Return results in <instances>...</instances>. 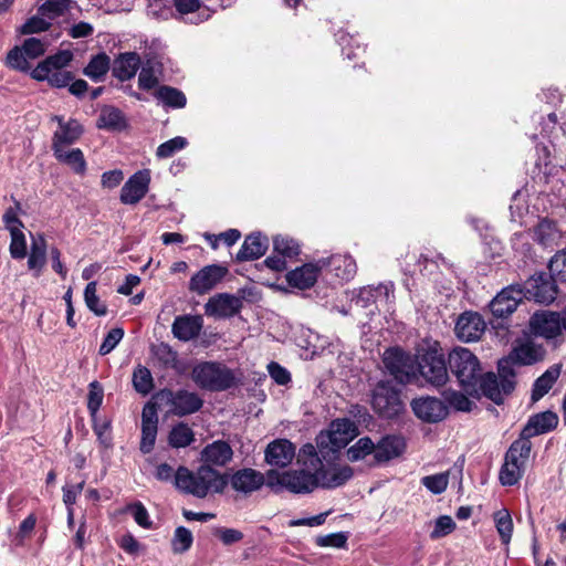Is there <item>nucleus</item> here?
Wrapping results in <instances>:
<instances>
[{
  "label": "nucleus",
  "instance_id": "f257e3e1",
  "mask_svg": "<svg viewBox=\"0 0 566 566\" xmlns=\"http://www.w3.org/2000/svg\"><path fill=\"white\" fill-rule=\"evenodd\" d=\"M227 484V476L209 465H200L195 472L180 465L175 474L176 489L198 499H205L209 493H221Z\"/></svg>",
  "mask_w": 566,
  "mask_h": 566
},
{
  "label": "nucleus",
  "instance_id": "f03ea898",
  "mask_svg": "<svg viewBox=\"0 0 566 566\" xmlns=\"http://www.w3.org/2000/svg\"><path fill=\"white\" fill-rule=\"evenodd\" d=\"M192 381L201 389L226 391L238 385L237 374L219 361H200L191 370Z\"/></svg>",
  "mask_w": 566,
  "mask_h": 566
},
{
  "label": "nucleus",
  "instance_id": "7ed1b4c3",
  "mask_svg": "<svg viewBox=\"0 0 566 566\" xmlns=\"http://www.w3.org/2000/svg\"><path fill=\"white\" fill-rule=\"evenodd\" d=\"M266 485L275 492L286 489L295 494L311 493L316 488H319L317 471L312 472L305 469L285 472L269 470L266 472Z\"/></svg>",
  "mask_w": 566,
  "mask_h": 566
},
{
  "label": "nucleus",
  "instance_id": "20e7f679",
  "mask_svg": "<svg viewBox=\"0 0 566 566\" xmlns=\"http://www.w3.org/2000/svg\"><path fill=\"white\" fill-rule=\"evenodd\" d=\"M449 368L457 377L460 386L468 395L476 392L479 376L481 374L480 361L468 348H455L449 354Z\"/></svg>",
  "mask_w": 566,
  "mask_h": 566
},
{
  "label": "nucleus",
  "instance_id": "39448f33",
  "mask_svg": "<svg viewBox=\"0 0 566 566\" xmlns=\"http://www.w3.org/2000/svg\"><path fill=\"white\" fill-rule=\"evenodd\" d=\"M532 450V442L515 440L509 448L501 467L499 480L504 486H512L522 479Z\"/></svg>",
  "mask_w": 566,
  "mask_h": 566
},
{
  "label": "nucleus",
  "instance_id": "423d86ee",
  "mask_svg": "<svg viewBox=\"0 0 566 566\" xmlns=\"http://www.w3.org/2000/svg\"><path fill=\"white\" fill-rule=\"evenodd\" d=\"M417 375L433 386H442L448 380V368L438 344L417 349Z\"/></svg>",
  "mask_w": 566,
  "mask_h": 566
},
{
  "label": "nucleus",
  "instance_id": "0eeeda50",
  "mask_svg": "<svg viewBox=\"0 0 566 566\" xmlns=\"http://www.w3.org/2000/svg\"><path fill=\"white\" fill-rule=\"evenodd\" d=\"M400 394V389L392 381H378L371 391L373 410L381 418L392 419L398 417L405 410Z\"/></svg>",
  "mask_w": 566,
  "mask_h": 566
},
{
  "label": "nucleus",
  "instance_id": "6e6552de",
  "mask_svg": "<svg viewBox=\"0 0 566 566\" xmlns=\"http://www.w3.org/2000/svg\"><path fill=\"white\" fill-rule=\"evenodd\" d=\"M357 436V426L347 418L335 419L331 422L326 432H321L316 438L317 448L321 453L325 449L337 452L346 447Z\"/></svg>",
  "mask_w": 566,
  "mask_h": 566
},
{
  "label": "nucleus",
  "instance_id": "1a4fd4ad",
  "mask_svg": "<svg viewBox=\"0 0 566 566\" xmlns=\"http://www.w3.org/2000/svg\"><path fill=\"white\" fill-rule=\"evenodd\" d=\"M530 327L534 335L557 340L566 333V307L559 312L541 311L532 315Z\"/></svg>",
  "mask_w": 566,
  "mask_h": 566
},
{
  "label": "nucleus",
  "instance_id": "9d476101",
  "mask_svg": "<svg viewBox=\"0 0 566 566\" xmlns=\"http://www.w3.org/2000/svg\"><path fill=\"white\" fill-rule=\"evenodd\" d=\"M499 375L500 379L494 373H488L483 376L480 374L478 391L472 396L483 395L496 405H500L503 401V397L513 391L515 374L514 370L506 369V373L499 370Z\"/></svg>",
  "mask_w": 566,
  "mask_h": 566
},
{
  "label": "nucleus",
  "instance_id": "9b49d317",
  "mask_svg": "<svg viewBox=\"0 0 566 566\" xmlns=\"http://www.w3.org/2000/svg\"><path fill=\"white\" fill-rule=\"evenodd\" d=\"M382 361L389 374L401 384H408L417 377V355L394 347L385 350Z\"/></svg>",
  "mask_w": 566,
  "mask_h": 566
},
{
  "label": "nucleus",
  "instance_id": "f8f14e48",
  "mask_svg": "<svg viewBox=\"0 0 566 566\" xmlns=\"http://www.w3.org/2000/svg\"><path fill=\"white\" fill-rule=\"evenodd\" d=\"M48 41L36 38H28L21 46L15 45L7 54V65L20 72L30 71L29 60H35L44 55Z\"/></svg>",
  "mask_w": 566,
  "mask_h": 566
},
{
  "label": "nucleus",
  "instance_id": "ddd939ff",
  "mask_svg": "<svg viewBox=\"0 0 566 566\" xmlns=\"http://www.w3.org/2000/svg\"><path fill=\"white\" fill-rule=\"evenodd\" d=\"M546 350L542 344L527 340L516 345L506 358L499 361V370H513V365L528 366L544 359Z\"/></svg>",
  "mask_w": 566,
  "mask_h": 566
},
{
  "label": "nucleus",
  "instance_id": "4468645a",
  "mask_svg": "<svg viewBox=\"0 0 566 566\" xmlns=\"http://www.w3.org/2000/svg\"><path fill=\"white\" fill-rule=\"evenodd\" d=\"M526 296L521 285H509L502 289L490 302L489 307L493 316L503 318L510 316Z\"/></svg>",
  "mask_w": 566,
  "mask_h": 566
},
{
  "label": "nucleus",
  "instance_id": "2eb2a0df",
  "mask_svg": "<svg viewBox=\"0 0 566 566\" xmlns=\"http://www.w3.org/2000/svg\"><path fill=\"white\" fill-rule=\"evenodd\" d=\"M415 416L423 422L437 423L442 421L449 412L447 403L431 396H421L410 402Z\"/></svg>",
  "mask_w": 566,
  "mask_h": 566
},
{
  "label": "nucleus",
  "instance_id": "dca6fc26",
  "mask_svg": "<svg viewBox=\"0 0 566 566\" xmlns=\"http://www.w3.org/2000/svg\"><path fill=\"white\" fill-rule=\"evenodd\" d=\"M150 181L149 169H140L133 174L120 189V202L129 206L137 205L149 191Z\"/></svg>",
  "mask_w": 566,
  "mask_h": 566
},
{
  "label": "nucleus",
  "instance_id": "f3484780",
  "mask_svg": "<svg viewBox=\"0 0 566 566\" xmlns=\"http://www.w3.org/2000/svg\"><path fill=\"white\" fill-rule=\"evenodd\" d=\"M161 397L170 406V411L179 417L197 412L203 405L198 394L185 389L177 391L164 390Z\"/></svg>",
  "mask_w": 566,
  "mask_h": 566
},
{
  "label": "nucleus",
  "instance_id": "a211bd4d",
  "mask_svg": "<svg viewBox=\"0 0 566 566\" xmlns=\"http://www.w3.org/2000/svg\"><path fill=\"white\" fill-rule=\"evenodd\" d=\"M394 290V283L390 281L378 285H368L359 290L353 302L355 306L361 308H369L378 303L390 304L395 298Z\"/></svg>",
  "mask_w": 566,
  "mask_h": 566
},
{
  "label": "nucleus",
  "instance_id": "6ab92c4d",
  "mask_svg": "<svg viewBox=\"0 0 566 566\" xmlns=\"http://www.w3.org/2000/svg\"><path fill=\"white\" fill-rule=\"evenodd\" d=\"M227 273V268L222 265H206L191 276L189 290L198 295H203L221 282Z\"/></svg>",
  "mask_w": 566,
  "mask_h": 566
},
{
  "label": "nucleus",
  "instance_id": "aec40b11",
  "mask_svg": "<svg viewBox=\"0 0 566 566\" xmlns=\"http://www.w3.org/2000/svg\"><path fill=\"white\" fill-rule=\"evenodd\" d=\"M485 327V322L479 313L464 312L458 317L454 332L459 339L470 343L480 339Z\"/></svg>",
  "mask_w": 566,
  "mask_h": 566
},
{
  "label": "nucleus",
  "instance_id": "412c9836",
  "mask_svg": "<svg viewBox=\"0 0 566 566\" xmlns=\"http://www.w3.org/2000/svg\"><path fill=\"white\" fill-rule=\"evenodd\" d=\"M533 240L544 249H553L560 244L563 230L556 220L541 218L532 229Z\"/></svg>",
  "mask_w": 566,
  "mask_h": 566
},
{
  "label": "nucleus",
  "instance_id": "4be33fe9",
  "mask_svg": "<svg viewBox=\"0 0 566 566\" xmlns=\"http://www.w3.org/2000/svg\"><path fill=\"white\" fill-rule=\"evenodd\" d=\"M551 275L538 273L533 275L526 283V293L538 303L549 304L557 296V286Z\"/></svg>",
  "mask_w": 566,
  "mask_h": 566
},
{
  "label": "nucleus",
  "instance_id": "5701e85b",
  "mask_svg": "<svg viewBox=\"0 0 566 566\" xmlns=\"http://www.w3.org/2000/svg\"><path fill=\"white\" fill-rule=\"evenodd\" d=\"M242 307L240 297L228 293H220L209 298L205 305V313L208 316L226 318L239 313Z\"/></svg>",
  "mask_w": 566,
  "mask_h": 566
},
{
  "label": "nucleus",
  "instance_id": "b1692460",
  "mask_svg": "<svg viewBox=\"0 0 566 566\" xmlns=\"http://www.w3.org/2000/svg\"><path fill=\"white\" fill-rule=\"evenodd\" d=\"M558 424V416L553 411H544L532 416L523 428L517 440L531 442V438L554 430Z\"/></svg>",
  "mask_w": 566,
  "mask_h": 566
},
{
  "label": "nucleus",
  "instance_id": "393cba45",
  "mask_svg": "<svg viewBox=\"0 0 566 566\" xmlns=\"http://www.w3.org/2000/svg\"><path fill=\"white\" fill-rule=\"evenodd\" d=\"M158 431V415L154 405L147 403L142 413V439L139 450L144 454L153 451Z\"/></svg>",
  "mask_w": 566,
  "mask_h": 566
},
{
  "label": "nucleus",
  "instance_id": "a878e982",
  "mask_svg": "<svg viewBox=\"0 0 566 566\" xmlns=\"http://www.w3.org/2000/svg\"><path fill=\"white\" fill-rule=\"evenodd\" d=\"M295 455V446L287 439L273 440L264 451L266 463L277 468L291 464Z\"/></svg>",
  "mask_w": 566,
  "mask_h": 566
},
{
  "label": "nucleus",
  "instance_id": "bb28decb",
  "mask_svg": "<svg viewBox=\"0 0 566 566\" xmlns=\"http://www.w3.org/2000/svg\"><path fill=\"white\" fill-rule=\"evenodd\" d=\"M228 483L235 492L250 494L266 483V475L254 469L244 468L234 472Z\"/></svg>",
  "mask_w": 566,
  "mask_h": 566
},
{
  "label": "nucleus",
  "instance_id": "cd10ccee",
  "mask_svg": "<svg viewBox=\"0 0 566 566\" xmlns=\"http://www.w3.org/2000/svg\"><path fill=\"white\" fill-rule=\"evenodd\" d=\"M322 271H328L342 281H349L356 274V262L348 254H335L319 260Z\"/></svg>",
  "mask_w": 566,
  "mask_h": 566
},
{
  "label": "nucleus",
  "instance_id": "c85d7f7f",
  "mask_svg": "<svg viewBox=\"0 0 566 566\" xmlns=\"http://www.w3.org/2000/svg\"><path fill=\"white\" fill-rule=\"evenodd\" d=\"M202 327L203 318L201 315L185 314L174 319L171 333L177 339L189 342L199 336Z\"/></svg>",
  "mask_w": 566,
  "mask_h": 566
},
{
  "label": "nucleus",
  "instance_id": "c756f323",
  "mask_svg": "<svg viewBox=\"0 0 566 566\" xmlns=\"http://www.w3.org/2000/svg\"><path fill=\"white\" fill-rule=\"evenodd\" d=\"M322 272L319 260L303 264L286 274V282L290 286L298 290H306L312 287Z\"/></svg>",
  "mask_w": 566,
  "mask_h": 566
},
{
  "label": "nucleus",
  "instance_id": "7c9ffc66",
  "mask_svg": "<svg viewBox=\"0 0 566 566\" xmlns=\"http://www.w3.org/2000/svg\"><path fill=\"white\" fill-rule=\"evenodd\" d=\"M406 443L401 437L386 436L375 443L374 463H386L398 458L405 451Z\"/></svg>",
  "mask_w": 566,
  "mask_h": 566
},
{
  "label": "nucleus",
  "instance_id": "2f4dec72",
  "mask_svg": "<svg viewBox=\"0 0 566 566\" xmlns=\"http://www.w3.org/2000/svg\"><path fill=\"white\" fill-rule=\"evenodd\" d=\"M84 133L82 124L75 118H69L67 123L53 133L52 150L70 147L75 144Z\"/></svg>",
  "mask_w": 566,
  "mask_h": 566
},
{
  "label": "nucleus",
  "instance_id": "473e14b6",
  "mask_svg": "<svg viewBox=\"0 0 566 566\" xmlns=\"http://www.w3.org/2000/svg\"><path fill=\"white\" fill-rule=\"evenodd\" d=\"M142 66V60L136 52L120 53L113 62V76L119 81L133 78Z\"/></svg>",
  "mask_w": 566,
  "mask_h": 566
},
{
  "label": "nucleus",
  "instance_id": "72a5a7b5",
  "mask_svg": "<svg viewBox=\"0 0 566 566\" xmlns=\"http://www.w3.org/2000/svg\"><path fill=\"white\" fill-rule=\"evenodd\" d=\"M317 471L318 486L323 489H335L345 484L353 478L354 471L349 465H338L331 469L322 467Z\"/></svg>",
  "mask_w": 566,
  "mask_h": 566
},
{
  "label": "nucleus",
  "instance_id": "f704fd0d",
  "mask_svg": "<svg viewBox=\"0 0 566 566\" xmlns=\"http://www.w3.org/2000/svg\"><path fill=\"white\" fill-rule=\"evenodd\" d=\"M233 455L232 448L226 441L218 440L206 446L201 451L203 465L223 467L231 461Z\"/></svg>",
  "mask_w": 566,
  "mask_h": 566
},
{
  "label": "nucleus",
  "instance_id": "c9c22d12",
  "mask_svg": "<svg viewBox=\"0 0 566 566\" xmlns=\"http://www.w3.org/2000/svg\"><path fill=\"white\" fill-rule=\"evenodd\" d=\"M269 240L260 232L251 233L235 255L237 261H251L263 256L268 250Z\"/></svg>",
  "mask_w": 566,
  "mask_h": 566
},
{
  "label": "nucleus",
  "instance_id": "e433bc0d",
  "mask_svg": "<svg viewBox=\"0 0 566 566\" xmlns=\"http://www.w3.org/2000/svg\"><path fill=\"white\" fill-rule=\"evenodd\" d=\"M31 250L28 258V268L40 276L46 262V240L43 234L31 235Z\"/></svg>",
  "mask_w": 566,
  "mask_h": 566
},
{
  "label": "nucleus",
  "instance_id": "4c0bfd02",
  "mask_svg": "<svg viewBox=\"0 0 566 566\" xmlns=\"http://www.w3.org/2000/svg\"><path fill=\"white\" fill-rule=\"evenodd\" d=\"M52 151L59 163L69 166L77 175L82 176L85 174L86 160L80 148L65 147L53 149Z\"/></svg>",
  "mask_w": 566,
  "mask_h": 566
},
{
  "label": "nucleus",
  "instance_id": "58836bf2",
  "mask_svg": "<svg viewBox=\"0 0 566 566\" xmlns=\"http://www.w3.org/2000/svg\"><path fill=\"white\" fill-rule=\"evenodd\" d=\"M559 367L553 366L548 368L541 377H538L532 390V400L537 401L543 398L553 387L559 376Z\"/></svg>",
  "mask_w": 566,
  "mask_h": 566
},
{
  "label": "nucleus",
  "instance_id": "ea45409f",
  "mask_svg": "<svg viewBox=\"0 0 566 566\" xmlns=\"http://www.w3.org/2000/svg\"><path fill=\"white\" fill-rule=\"evenodd\" d=\"M155 97L167 107L182 108L187 103L185 94L171 86H160L155 92Z\"/></svg>",
  "mask_w": 566,
  "mask_h": 566
},
{
  "label": "nucleus",
  "instance_id": "a19ab883",
  "mask_svg": "<svg viewBox=\"0 0 566 566\" xmlns=\"http://www.w3.org/2000/svg\"><path fill=\"white\" fill-rule=\"evenodd\" d=\"M109 66V57L105 53H101L92 57L87 66L84 69V74L92 81L99 82L107 74Z\"/></svg>",
  "mask_w": 566,
  "mask_h": 566
},
{
  "label": "nucleus",
  "instance_id": "79ce46f5",
  "mask_svg": "<svg viewBox=\"0 0 566 566\" xmlns=\"http://www.w3.org/2000/svg\"><path fill=\"white\" fill-rule=\"evenodd\" d=\"M495 528L503 545L507 546L513 534V520L507 510L503 509L493 514Z\"/></svg>",
  "mask_w": 566,
  "mask_h": 566
},
{
  "label": "nucleus",
  "instance_id": "37998d69",
  "mask_svg": "<svg viewBox=\"0 0 566 566\" xmlns=\"http://www.w3.org/2000/svg\"><path fill=\"white\" fill-rule=\"evenodd\" d=\"M97 126L106 129H120L125 126V118L123 113L113 106L104 107L101 111Z\"/></svg>",
  "mask_w": 566,
  "mask_h": 566
},
{
  "label": "nucleus",
  "instance_id": "c03bdc74",
  "mask_svg": "<svg viewBox=\"0 0 566 566\" xmlns=\"http://www.w3.org/2000/svg\"><path fill=\"white\" fill-rule=\"evenodd\" d=\"M297 463L307 471L316 472L323 467L322 459L318 457L316 448L311 444H304L297 453Z\"/></svg>",
  "mask_w": 566,
  "mask_h": 566
},
{
  "label": "nucleus",
  "instance_id": "a18cd8bd",
  "mask_svg": "<svg viewBox=\"0 0 566 566\" xmlns=\"http://www.w3.org/2000/svg\"><path fill=\"white\" fill-rule=\"evenodd\" d=\"M193 439L195 434L192 429L184 422L176 424L169 433V443L174 448L188 447Z\"/></svg>",
  "mask_w": 566,
  "mask_h": 566
},
{
  "label": "nucleus",
  "instance_id": "49530a36",
  "mask_svg": "<svg viewBox=\"0 0 566 566\" xmlns=\"http://www.w3.org/2000/svg\"><path fill=\"white\" fill-rule=\"evenodd\" d=\"M274 252L282 258L294 259L300 254L298 243L289 237L276 235L273 240Z\"/></svg>",
  "mask_w": 566,
  "mask_h": 566
},
{
  "label": "nucleus",
  "instance_id": "de8ad7c7",
  "mask_svg": "<svg viewBox=\"0 0 566 566\" xmlns=\"http://www.w3.org/2000/svg\"><path fill=\"white\" fill-rule=\"evenodd\" d=\"M369 454H375V443L369 437H363L347 450V458L352 462L365 459Z\"/></svg>",
  "mask_w": 566,
  "mask_h": 566
},
{
  "label": "nucleus",
  "instance_id": "09e8293b",
  "mask_svg": "<svg viewBox=\"0 0 566 566\" xmlns=\"http://www.w3.org/2000/svg\"><path fill=\"white\" fill-rule=\"evenodd\" d=\"M96 282H90L84 290V301L86 306L97 316H105L107 314V306L99 301L96 294Z\"/></svg>",
  "mask_w": 566,
  "mask_h": 566
},
{
  "label": "nucleus",
  "instance_id": "8fccbe9b",
  "mask_svg": "<svg viewBox=\"0 0 566 566\" xmlns=\"http://www.w3.org/2000/svg\"><path fill=\"white\" fill-rule=\"evenodd\" d=\"M133 385L137 392L147 395L154 388L153 376L147 367L138 366L133 373Z\"/></svg>",
  "mask_w": 566,
  "mask_h": 566
},
{
  "label": "nucleus",
  "instance_id": "3c124183",
  "mask_svg": "<svg viewBox=\"0 0 566 566\" xmlns=\"http://www.w3.org/2000/svg\"><path fill=\"white\" fill-rule=\"evenodd\" d=\"M548 270L554 281L566 283V248L554 254L548 263Z\"/></svg>",
  "mask_w": 566,
  "mask_h": 566
},
{
  "label": "nucleus",
  "instance_id": "603ef678",
  "mask_svg": "<svg viewBox=\"0 0 566 566\" xmlns=\"http://www.w3.org/2000/svg\"><path fill=\"white\" fill-rule=\"evenodd\" d=\"M192 542V533L184 526H178L171 539V549L175 554H182L191 547Z\"/></svg>",
  "mask_w": 566,
  "mask_h": 566
},
{
  "label": "nucleus",
  "instance_id": "864d4df0",
  "mask_svg": "<svg viewBox=\"0 0 566 566\" xmlns=\"http://www.w3.org/2000/svg\"><path fill=\"white\" fill-rule=\"evenodd\" d=\"M159 84V71L147 63L140 66V72L138 75V86L140 90L149 91L157 87Z\"/></svg>",
  "mask_w": 566,
  "mask_h": 566
},
{
  "label": "nucleus",
  "instance_id": "5fc2aeb1",
  "mask_svg": "<svg viewBox=\"0 0 566 566\" xmlns=\"http://www.w3.org/2000/svg\"><path fill=\"white\" fill-rule=\"evenodd\" d=\"M188 146L187 138L182 136L174 137L157 147L156 156L161 159L171 157L177 151L185 149Z\"/></svg>",
  "mask_w": 566,
  "mask_h": 566
},
{
  "label": "nucleus",
  "instance_id": "6e6d98bb",
  "mask_svg": "<svg viewBox=\"0 0 566 566\" xmlns=\"http://www.w3.org/2000/svg\"><path fill=\"white\" fill-rule=\"evenodd\" d=\"M10 254L13 259L21 260L27 256V241L22 229H11L10 231Z\"/></svg>",
  "mask_w": 566,
  "mask_h": 566
},
{
  "label": "nucleus",
  "instance_id": "4d7b16f0",
  "mask_svg": "<svg viewBox=\"0 0 566 566\" xmlns=\"http://www.w3.org/2000/svg\"><path fill=\"white\" fill-rule=\"evenodd\" d=\"M71 0H46L39 7V13L43 17L54 19L69 10Z\"/></svg>",
  "mask_w": 566,
  "mask_h": 566
},
{
  "label": "nucleus",
  "instance_id": "13d9d810",
  "mask_svg": "<svg viewBox=\"0 0 566 566\" xmlns=\"http://www.w3.org/2000/svg\"><path fill=\"white\" fill-rule=\"evenodd\" d=\"M421 483L433 494L443 493L449 483L448 472L438 473L433 475H427L421 479Z\"/></svg>",
  "mask_w": 566,
  "mask_h": 566
},
{
  "label": "nucleus",
  "instance_id": "bf43d9fd",
  "mask_svg": "<svg viewBox=\"0 0 566 566\" xmlns=\"http://www.w3.org/2000/svg\"><path fill=\"white\" fill-rule=\"evenodd\" d=\"M51 23L42 17L33 15L29 18L19 29L18 32L23 35L45 32L50 29Z\"/></svg>",
  "mask_w": 566,
  "mask_h": 566
},
{
  "label": "nucleus",
  "instance_id": "052dcab7",
  "mask_svg": "<svg viewBox=\"0 0 566 566\" xmlns=\"http://www.w3.org/2000/svg\"><path fill=\"white\" fill-rule=\"evenodd\" d=\"M444 402H448L451 407L459 411H470L472 407L471 400L462 392L455 390L443 391Z\"/></svg>",
  "mask_w": 566,
  "mask_h": 566
},
{
  "label": "nucleus",
  "instance_id": "680f3d73",
  "mask_svg": "<svg viewBox=\"0 0 566 566\" xmlns=\"http://www.w3.org/2000/svg\"><path fill=\"white\" fill-rule=\"evenodd\" d=\"M126 511L134 517L135 522L143 528H151L153 521L148 511L142 502H135L127 506Z\"/></svg>",
  "mask_w": 566,
  "mask_h": 566
},
{
  "label": "nucleus",
  "instance_id": "e2e57ef3",
  "mask_svg": "<svg viewBox=\"0 0 566 566\" xmlns=\"http://www.w3.org/2000/svg\"><path fill=\"white\" fill-rule=\"evenodd\" d=\"M348 536L345 532L332 533L317 536L315 543L319 547L344 548L347 544Z\"/></svg>",
  "mask_w": 566,
  "mask_h": 566
},
{
  "label": "nucleus",
  "instance_id": "0e129e2a",
  "mask_svg": "<svg viewBox=\"0 0 566 566\" xmlns=\"http://www.w3.org/2000/svg\"><path fill=\"white\" fill-rule=\"evenodd\" d=\"M103 388L97 381H92L90 384L88 399H87V409L92 416H95L103 402Z\"/></svg>",
  "mask_w": 566,
  "mask_h": 566
},
{
  "label": "nucleus",
  "instance_id": "69168bd1",
  "mask_svg": "<svg viewBox=\"0 0 566 566\" xmlns=\"http://www.w3.org/2000/svg\"><path fill=\"white\" fill-rule=\"evenodd\" d=\"M123 337V328L116 327L111 329L105 336L103 343L101 344L98 353L102 356L109 354L118 345Z\"/></svg>",
  "mask_w": 566,
  "mask_h": 566
},
{
  "label": "nucleus",
  "instance_id": "338daca9",
  "mask_svg": "<svg viewBox=\"0 0 566 566\" xmlns=\"http://www.w3.org/2000/svg\"><path fill=\"white\" fill-rule=\"evenodd\" d=\"M527 205L521 197V191L517 190L512 197L510 206L511 221L522 223L523 217L527 213Z\"/></svg>",
  "mask_w": 566,
  "mask_h": 566
},
{
  "label": "nucleus",
  "instance_id": "774afa93",
  "mask_svg": "<svg viewBox=\"0 0 566 566\" xmlns=\"http://www.w3.org/2000/svg\"><path fill=\"white\" fill-rule=\"evenodd\" d=\"M454 528H455L454 521L448 515H441L437 518L434 528L431 532L430 537L433 539L443 537V536L450 534L451 532H453Z\"/></svg>",
  "mask_w": 566,
  "mask_h": 566
}]
</instances>
